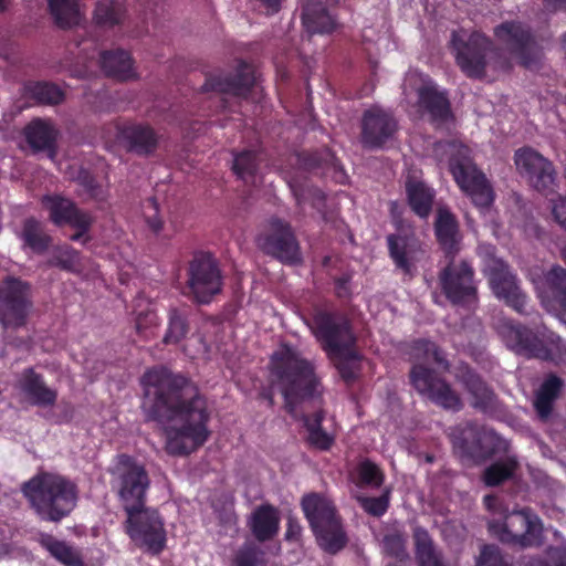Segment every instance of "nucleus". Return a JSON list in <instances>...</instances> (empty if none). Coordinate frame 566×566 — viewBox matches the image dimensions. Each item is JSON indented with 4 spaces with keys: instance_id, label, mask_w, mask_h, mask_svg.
<instances>
[{
    "instance_id": "nucleus-1",
    "label": "nucleus",
    "mask_w": 566,
    "mask_h": 566,
    "mask_svg": "<svg viewBox=\"0 0 566 566\" xmlns=\"http://www.w3.org/2000/svg\"><path fill=\"white\" fill-rule=\"evenodd\" d=\"M140 382L149 399L147 418L167 426L166 452L187 457L209 439V405L193 380L159 366L144 373Z\"/></svg>"
},
{
    "instance_id": "nucleus-2",
    "label": "nucleus",
    "mask_w": 566,
    "mask_h": 566,
    "mask_svg": "<svg viewBox=\"0 0 566 566\" xmlns=\"http://www.w3.org/2000/svg\"><path fill=\"white\" fill-rule=\"evenodd\" d=\"M310 332L347 384L358 379L361 355L356 348L353 321L337 310L315 305L307 322Z\"/></svg>"
},
{
    "instance_id": "nucleus-3",
    "label": "nucleus",
    "mask_w": 566,
    "mask_h": 566,
    "mask_svg": "<svg viewBox=\"0 0 566 566\" xmlns=\"http://www.w3.org/2000/svg\"><path fill=\"white\" fill-rule=\"evenodd\" d=\"M269 377L271 385L281 392L284 410L294 417L300 402L321 394L322 379L315 363L290 345H282L271 355Z\"/></svg>"
},
{
    "instance_id": "nucleus-4",
    "label": "nucleus",
    "mask_w": 566,
    "mask_h": 566,
    "mask_svg": "<svg viewBox=\"0 0 566 566\" xmlns=\"http://www.w3.org/2000/svg\"><path fill=\"white\" fill-rule=\"evenodd\" d=\"M409 355L415 363L410 370V382L417 392L443 410L461 411L463 401L458 392L434 369L424 366L432 363L444 369L449 368V363L437 343L428 338L413 339Z\"/></svg>"
},
{
    "instance_id": "nucleus-5",
    "label": "nucleus",
    "mask_w": 566,
    "mask_h": 566,
    "mask_svg": "<svg viewBox=\"0 0 566 566\" xmlns=\"http://www.w3.org/2000/svg\"><path fill=\"white\" fill-rule=\"evenodd\" d=\"M21 491L43 522L63 521L77 503L76 485L59 474L39 473L24 482Z\"/></svg>"
},
{
    "instance_id": "nucleus-6",
    "label": "nucleus",
    "mask_w": 566,
    "mask_h": 566,
    "mask_svg": "<svg viewBox=\"0 0 566 566\" xmlns=\"http://www.w3.org/2000/svg\"><path fill=\"white\" fill-rule=\"evenodd\" d=\"M300 505L322 551L337 555L346 548L349 542L347 531L337 506L328 496L310 492L301 497Z\"/></svg>"
},
{
    "instance_id": "nucleus-7",
    "label": "nucleus",
    "mask_w": 566,
    "mask_h": 566,
    "mask_svg": "<svg viewBox=\"0 0 566 566\" xmlns=\"http://www.w3.org/2000/svg\"><path fill=\"white\" fill-rule=\"evenodd\" d=\"M300 505L322 551L337 555L346 548L349 542L347 531L337 506L328 496L310 492L301 497Z\"/></svg>"
},
{
    "instance_id": "nucleus-8",
    "label": "nucleus",
    "mask_w": 566,
    "mask_h": 566,
    "mask_svg": "<svg viewBox=\"0 0 566 566\" xmlns=\"http://www.w3.org/2000/svg\"><path fill=\"white\" fill-rule=\"evenodd\" d=\"M450 46L455 56L457 66L471 78L485 77L486 69L494 71L509 67L506 57L494 42L482 31L458 29L452 31Z\"/></svg>"
},
{
    "instance_id": "nucleus-9",
    "label": "nucleus",
    "mask_w": 566,
    "mask_h": 566,
    "mask_svg": "<svg viewBox=\"0 0 566 566\" xmlns=\"http://www.w3.org/2000/svg\"><path fill=\"white\" fill-rule=\"evenodd\" d=\"M450 439L455 454L462 460L484 462L509 450V443L497 431L468 420L452 429Z\"/></svg>"
},
{
    "instance_id": "nucleus-10",
    "label": "nucleus",
    "mask_w": 566,
    "mask_h": 566,
    "mask_svg": "<svg viewBox=\"0 0 566 566\" xmlns=\"http://www.w3.org/2000/svg\"><path fill=\"white\" fill-rule=\"evenodd\" d=\"M488 532L505 544L521 547L543 544V522L530 507L506 513L503 520L489 521Z\"/></svg>"
},
{
    "instance_id": "nucleus-11",
    "label": "nucleus",
    "mask_w": 566,
    "mask_h": 566,
    "mask_svg": "<svg viewBox=\"0 0 566 566\" xmlns=\"http://www.w3.org/2000/svg\"><path fill=\"white\" fill-rule=\"evenodd\" d=\"M124 527L129 538L151 555L160 554L167 543L165 522L156 509L145 505L127 512Z\"/></svg>"
},
{
    "instance_id": "nucleus-12",
    "label": "nucleus",
    "mask_w": 566,
    "mask_h": 566,
    "mask_svg": "<svg viewBox=\"0 0 566 566\" xmlns=\"http://www.w3.org/2000/svg\"><path fill=\"white\" fill-rule=\"evenodd\" d=\"M438 281L446 300L455 306H468L478 302V281L470 261L447 258Z\"/></svg>"
},
{
    "instance_id": "nucleus-13",
    "label": "nucleus",
    "mask_w": 566,
    "mask_h": 566,
    "mask_svg": "<svg viewBox=\"0 0 566 566\" xmlns=\"http://www.w3.org/2000/svg\"><path fill=\"white\" fill-rule=\"evenodd\" d=\"M187 275L188 295L197 304H209L213 296L223 290L222 272L218 261L210 253H195L189 262Z\"/></svg>"
},
{
    "instance_id": "nucleus-14",
    "label": "nucleus",
    "mask_w": 566,
    "mask_h": 566,
    "mask_svg": "<svg viewBox=\"0 0 566 566\" xmlns=\"http://www.w3.org/2000/svg\"><path fill=\"white\" fill-rule=\"evenodd\" d=\"M460 149L450 158V171L460 189L469 195L473 205L479 208H489L495 199L491 184L482 170L478 169L472 159Z\"/></svg>"
},
{
    "instance_id": "nucleus-15",
    "label": "nucleus",
    "mask_w": 566,
    "mask_h": 566,
    "mask_svg": "<svg viewBox=\"0 0 566 566\" xmlns=\"http://www.w3.org/2000/svg\"><path fill=\"white\" fill-rule=\"evenodd\" d=\"M33 307L31 285L20 277L6 276L0 285V323L4 328L27 324Z\"/></svg>"
},
{
    "instance_id": "nucleus-16",
    "label": "nucleus",
    "mask_w": 566,
    "mask_h": 566,
    "mask_svg": "<svg viewBox=\"0 0 566 566\" xmlns=\"http://www.w3.org/2000/svg\"><path fill=\"white\" fill-rule=\"evenodd\" d=\"M118 495L125 513L146 505L150 478L143 464L133 457L122 454L117 464Z\"/></svg>"
},
{
    "instance_id": "nucleus-17",
    "label": "nucleus",
    "mask_w": 566,
    "mask_h": 566,
    "mask_svg": "<svg viewBox=\"0 0 566 566\" xmlns=\"http://www.w3.org/2000/svg\"><path fill=\"white\" fill-rule=\"evenodd\" d=\"M256 244L265 254L283 263L294 264L301 260L300 244L291 223L272 217L268 228L256 238Z\"/></svg>"
},
{
    "instance_id": "nucleus-18",
    "label": "nucleus",
    "mask_w": 566,
    "mask_h": 566,
    "mask_svg": "<svg viewBox=\"0 0 566 566\" xmlns=\"http://www.w3.org/2000/svg\"><path fill=\"white\" fill-rule=\"evenodd\" d=\"M42 203L49 210V220L54 226H69L75 229L74 234L70 237L71 241L86 243L90 240L87 234L94 224L92 213L77 208L75 201L60 195L44 196Z\"/></svg>"
},
{
    "instance_id": "nucleus-19",
    "label": "nucleus",
    "mask_w": 566,
    "mask_h": 566,
    "mask_svg": "<svg viewBox=\"0 0 566 566\" xmlns=\"http://www.w3.org/2000/svg\"><path fill=\"white\" fill-rule=\"evenodd\" d=\"M499 334L505 346L518 355L541 358L543 361H548L553 357V352L546 342L537 333L518 322L501 321Z\"/></svg>"
},
{
    "instance_id": "nucleus-20",
    "label": "nucleus",
    "mask_w": 566,
    "mask_h": 566,
    "mask_svg": "<svg viewBox=\"0 0 566 566\" xmlns=\"http://www.w3.org/2000/svg\"><path fill=\"white\" fill-rule=\"evenodd\" d=\"M395 208L396 203H392L391 214L398 232L386 237L388 254L398 271L412 277L417 269L416 264L423 251L421 243L412 232L400 231L401 221L397 217Z\"/></svg>"
},
{
    "instance_id": "nucleus-21",
    "label": "nucleus",
    "mask_w": 566,
    "mask_h": 566,
    "mask_svg": "<svg viewBox=\"0 0 566 566\" xmlns=\"http://www.w3.org/2000/svg\"><path fill=\"white\" fill-rule=\"evenodd\" d=\"M514 164L534 189L544 193L554 190L556 170L542 154L530 147L520 148L514 153Z\"/></svg>"
},
{
    "instance_id": "nucleus-22",
    "label": "nucleus",
    "mask_w": 566,
    "mask_h": 566,
    "mask_svg": "<svg viewBox=\"0 0 566 566\" xmlns=\"http://www.w3.org/2000/svg\"><path fill=\"white\" fill-rule=\"evenodd\" d=\"M489 285L495 296L518 313H525L528 296L517 284L510 265L502 260H493L489 266Z\"/></svg>"
},
{
    "instance_id": "nucleus-23",
    "label": "nucleus",
    "mask_w": 566,
    "mask_h": 566,
    "mask_svg": "<svg viewBox=\"0 0 566 566\" xmlns=\"http://www.w3.org/2000/svg\"><path fill=\"white\" fill-rule=\"evenodd\" d=\"M399 129V123L392 113L382 107L367 108L361 118V144L369 149L382 148Z\"/></svg>"
},
{
    "instance_id": "nucleus-24",
    "label": "nucleus",
    "mask_w": 566,
    "mask_h": 566,
    "mask_svg": "<svg viewBox=\"0 0 566 566\" xmlns=\"http://www.w3.org/2000/svg\"><path fill=\"white\" fill-rule=\"evenodd\" d=\"M494 36L528 67L535 60V39L530 25L518 21H505L494 28Z\"/></svg>"
},
{
    "instance_id": "nucleus-25",
    "label": "nucleus",
    "mask_w": 566,
    "mask_h": 566,
    "mask_svg": "<svg viewBox=\"0 0 566 566\" xmlns=\"http://www.w3.org/2000/svg\"><path fill=\"white\" fill-rule=\"evenodd\" d=\"M118 139L128 153L150 156L159 147L160 135L147 122H127L118 128Z\"/></svg>"
},
{
    "instance_id": "nucleus-26",
    "label": "nucleus",
    "mask_w": 566,
    "mask_h": 566,
    "mask_svg": "<svg viewBox=\"0 0 566 566\" xmlns=\"http://www.w3.org/2000/svg\"><path fill=\"white\" fill-rule=\"evenodd\" d=\"M471 397V408L486 416H493L501 409V401L492 387L472 368L467 367L460 377Z\"/></svg>"
},
{
    "instance_id": "nucleus-27",
    "label": "nucleus",
    "mask_w": 566,
    "mask_h": 566,
    "mask_svg": "<svg viewBox=\"0 0 566 566\" xmlns=\"http://www.w3.org/2000/svg\"><path fill=\"white\" fill-rule=\"evenodd\" d=\"M252 66L241 60L231 75H210L202 85L205 92L229 93L233 96H247L254 84Z\"/></svg>"
},
{
    "instance_id": "nucleus-28",
    "label": "nucleus",
    "mask_w": 566,
    "mask_h": 566,
    "mask_svg": "<svg viewBox=\"0 0 566 566\" xmlns=\"http://www.w3.org/2000/svg\"><path fill=\"white\" fill-rule=\"evenodd\" d=\"M18 387L28 401L38 408H51L59 397L56 389L49 387L43 375L33 367L24 368L20 373Z\"/></svg>"
},
{
    "instance_id": "nucleus-29",
    "label": "nucleus",
    "mask_w": 566,
    "mask_h": 566,
    "mask_svg": "<svg viewBox=\"0 0 566 566\" xmlns=\"http://www.w3.org/2000/svg\"><path fill=\"white\" fill-rule=\"evenodd\" d=\"M418 105L428 113L429 119L437 127L454 119L447 92L433 84L422 85L417 90Z\"/></svg>"
},
{
    "instance_id": "nucleus-30",
    "label": "nucleus",
    "mask_w": 566,
    "mask_h": 566,
    "mask_svg": "<svg viewBox=\"0 0 566 566\" xmlns=\"http://www.w3.org/2000/svg\"><path fill=\"white\" fill-rule=\"evenodd\" d=\"M433 228L444 258H457L462 241L457 216L447 208H440Z\"/></svg>"
},
{
    "instance_id": "nucleus-31",
    "label": "nucleus",
    "mask_w": 566,
    "mask_h": 566,
    "mask_svg": "<svg viewBox=\"0 0 566 566\" xmlns=\"http://www.w3.org/2000/svg\"><path fill=\"white\" fill-rule=\"evenodd\" d=\"M22 134L33 153L46 151L50 158H54L59 130L52 123L42 118H33L25 125Z\"/></svg>"
},
{
    "instance_id": "nucleus-32",
    "label": "nucleus",
    "mask_w": 566,
    "mask_h": 566,
    "mask_svg": "<svg viewBox=\"0 0 566 566\" xmlns=\"http://www.w3.org/2000/svg\"><path fill=\"white\" fill-rule=\"evenodd\" d=\"M302 23L310 34H329L337 27L327 0H307L302 10Z\"/></svg>"
},
{
    "instance_id": "nucleus-33",
    "label": "nucleus",
    "mask_w": 566,
    "mask_h": 566,
    "mask_svg": "<svg viewBox=\"0 0 566 566\" xmlns=\"http://www.w3.org/2000/svg\"><path fill=\"white\" fill-rule=\"evenodd\" d=\"M280 523L281 517L277 507L271 504L260 505L252 512V535L259 542L270 541L279 534Z\"/></svg>"
},
{
    "instance_id": "nucleus-34",
    "label": "nucleus",
    "mask_w": 566,
    "mask_h": 566,
    "mask_svg": "<svg viewBox=\"0 0 566 566\" xmlns=\"http://www.w3.org/2000/svg\"><path fill=\"white\" fill-rule=\"evenodd\" d=\"M326 417L324 410H317L313 413H305L301 417L304 428L307 431L305 442L312 449L328 451L335 444V436L327 432L323 427Z\"/></svg>"
},
{
    "instance_id": "nucleus-35",
    "label": "nucleus",
    "mask_w": 566,
    "mask_h": 566,
    "mask_svg": "<svg viewBox=\"0 0 566 566\" xmlns=\"http://www.w3.org/2000/svg\"><path fill=\"white\" fill-rule=\"evenodd\" d=\"M415 558L418 566H446L441 551L423 526L412 528Z\"/></svg>"
},
{
    "instance_id": "nucleus-36",
    "label": "nucleus",
    "mask_w": 566,
    "mask_h": 566,
    "mask_svg": "<svg viewBox=\"0 0 566 566\" xmlns=\"http://www.w3.org/2000/svg\"><path fill=\"white\" fill-rule=\"evenodd\" d=\"M19 238L22 241L23 250L28 249L36 255L45 254L52 243L51 235L34 217H28L23 221Z\"/></svg>"
},
{
    "instance_id": "nucleus-37",
    "label": "nucleus",
    "mask_w": 566,
    "mask_h": 566,
    "mask_svg": "<svg viewBox=\"0 0 566 566\" xmlns=\"http://www.w3.org/2000/svg\"><path fill=\"white\" fill-rule=\"evenodd\" d=\"M406 195L410 209L420 218L429 217L432 211L436 191L421 180H407Z\"/></svg>"
},
{
    "instance_id": "nucleus-38",
    "label": "nucleus",
    "mask_w": 566,
    "mask_h": 566,
    "mask_svg": "<svg viewBox=\"0 0 566 566\" xmlns=\"http://www.w3.org/2000/svg\"><path fill=\"white\" fill-rule=\"evenodd\" d=\"M101 67L107 76L118 81H128L136 76L134 60L124 50L104 51L101 54Z\"/></svg>"
},
{
    "instance_id": "nucleus-39",
    "label": "nucleus",
    "mask_w": 566,
    "mask_h": 566,
    "mask_svg": "<svg viewBox=\"0 0 566 566\" xmlns=\"http://www.w3.org/2000/svg\"><path fill=\"white\" fill-rule=\"evenodd\" d=\"M39 542L41 546H43V548L50 553V555H52L63 565L84 566L81 555L65 541H61L50 534H43L41 535Z\"/></svg>"
},
{
    "instance_id": "nucleus-40",
    "label": "nucleus",
    "mask_w": 566,
    "mask_h": 566,
    "mask_svg": "<svg viewBox=\"0 0 566 566\" xmlns=\"http://www.w3.org/2000/svg\"><path fill=\"white\" fill-rule=\"evenodd\" d=\"M562 386L563 382L557 376H549L537 390L534 399V408L542 419H546L551 416Z\"/></svg>"
},
{
    "instance_id": "nucleus-41",
    "label": "nucleus",
    "mask_w": 566,
    "mask_h": 566,
    "mask_svg": "<svg viewBox=\"0 0 566 566\" xmlns=\"http://www.w3.org/2000/svg\"><path fill=\"white\" fill-rule=\"evenodd\" d=\"M24 93L39 104L56 105L65 99V92L50 82H30L24 85Z\"/></svg>"
},
{
    "instance_id": "nucleus-42",
    "label": "nucleus",
    "mask_w": 566,
    "mask_h": 566,
    "mask_svg": "<svg viewBox=\"0 0 566 566\" xmlns=\"http://www.w3.org/2000/svg\"><path fill=\"white\" fill-rule=\"evenodd\" d=\"M353 480L359 489H379L384 483L385 474L377 463L370 459H364L356 464Z\"/></svg>"
},
{
    "instance_id": "nucleus-43",
    "label": "nucleus",
    "mask_w": 566,
    "mask_h": 566,
    "mask_svg": "<svg viewBox=\"0 0 566 566\" xmlns=\"http://www.w3.org/2000/svg\"><path fill=\"white\" fill-rule=\"evenodd\" d=\"M49 10L61 28H71L78 22V6L75 0H49Z\"/></svg>"
},
{
    "instance_id": "nucleus-44",
    "label": "nucleus",
    "mask_w": 566,
    "mask_h": 566,
    "mask_svg": "<svg viewBox=\"0 0 566 566\" xmlns=\"http://www.w3.org/2000/svg\"><path fill=\"white\" fill-rule=\"evenodd\" d=\"M124 9L118 0H101L94 9L93 19L102 27H114L122 23Z\"/></svg>"
},
{
    "instance_id": "nucleus-45",
    "label": "nucleus",
    "mask_w": 566,
    "mask_h": 566,
    "mask_svg": "<svg viewBox=\"0 0 566 566\" xmlns=\"http://www.w3.org/2000/svg\"><path fill=\"white\" fill-rule=\"evenodd\" d=\"M516 467L517 462L512 458L490 464L483 473L484 485L490 488L500 486L502 482L512 478Z\"/></svg>"
},
{
    "instance_id": "nucleus-46",
    "label": "nucleus",
    "mask_w": 566,
    "mask_h": 566,
    "mask_svg": "<svg viewBox=\"0 0 566 566\" xmlns=\"http://www.w3.org/2000/svg\"><path fill=\"white\" fill-rule=\"evenodd\" d=\"M260 159L255 150L244 149L234 155L232 169L239 179L245 182L253 181L259 168Z\"/></svg>"
},
{
    "instance_id": "nucleus-47",
    "label": "nucleus",
    "mask_w": 566,
    "mask_h": 566,
    "mask_svg": "<svg viewBox=\"0 0 566 566\" xmlns=\"http://www.w3.org/2000/svg\"><path fill=\"white\" fill-rule=\"evenodd\" d=\"M382 551L386 555L397 558L398 562L410 559L407 551V535L400 528L389 531L382 537Z\"/></svg>"
},
{
    "instance_id": "nucleus-48",
    "label": "nucleus",
    "mask_w": 566,
    "mask_h": 566,
    "mask_svg": "<svg viewBox=\"0 0 566 566\" xmlns=\"http://www.w3.org/2000/svg\"><path fill=\"white\" fill-rule=\"evenodd\" d=\"M189 332V324L184 314L179 308H170L168 312V325L166 328V335L164 336V344H177Z\"/></svg>"
},
{
    "instance_id": "nucleus-49",
    "label": "nucleus",
    "mask_w": 566,
    "mask_h": 566,
    "mask_svg": "<svg viewBox=\"0 0 566 566\" xmlns=\"http://www.w3.org/2000/svg\"><path fill=\"white\" fill-rule=\"evenodd\" d=\"M77 184L84 192L96 202H105L109 196L108 188L97 180L87 169H81L77 175Z\"/></svg>"
},
{
    "instance_id": "nucleus-50",
    "label": "nucleus",
    "mask_w": 566,
    "mask_h": 566,
    "mask_svg": "<svg viewBox=\"0 0 566 566\" xmlns=\"http://www.w3.org/2000/svg\"><path fill=\"white\" fill-rule=\"evenodd\" d=\"M391 489L385 488L379 496H358L357 501L360 507L369 514L380 518L390 506Z\"/></svg>"
},
{
    "instance_id": "nucleus-51",
    "label": "nucleus",
    "mask_w": 566,
    "mask_h": 566,
    "mask_svg": "<svg viewBox=\"0 0 566 566\" xmlns=\"http://www.w3.org/2000/svg\"><path fill=\"white\" fill-rule=\"evenodd\" d=\"M554 301L566 313V270L555 265L546 275Z\"/></svg>"
},
{
    "instance_id": "nucleus-52",
    "label": "nucleus",
    "mask_w": 566,
    "mask_h": 566,
    "mask_svg": "<svg viewBox=\"0 0 566 566\" xmlns=\"http://www.w3.org/2000/svg\"><path fill=\"white\" fill-rule=\"evenodd\" d=\"M476 566H512V560L495 544H484L476 558Z\"/></svg>"
},
{
    "instance_id": "nucleus-53",
    "label": "nucleus",
    "mask_w": 566,
    "mask_h": 566,
    "mask_svg": "<svg viewBox=\"0 0 566 566\" xmlns=\"http://www.w3.org/2000/svg\"><path fill=\"white\" fill-rule=\"evenodd\" d=\"M264 565L263 553L253 543H247L235 553L232 566H261Z\"/></svg>"
},
{
    "instance_id": "nucleus-54",
    "label": "nucleus",
    "mask_w": 566,
    "mask_h": 566,
    "mask_svg": "<svg viewBox=\"0 0 566 566\" xmlns=\"http://www.w3.org/2000/svg\"><path fill=\"white\" fill-rule=\"evenodd\" d=\"M78 263V252L71 245H63L55 249L49 260L50 266H57L64 271H73Z\"/></svg>"
},
{
    "instance_id": "nucleus-55",
    "label": "nucleus",
    "mask_w": 566,
    "mask_h": 566,
    "mask_svg": "<svg viewBox=\"0 0 566 566\" xmlns=\"http://www.w3.org/2000/svg\"><path fill=\"white\" fill-rule=\"evenodd\" d=\"M158 325V317L153 310L140 311L135 317V331L144 339L153 336V329Z\"/></svg>"
},
{
    "instance_id": "nucleus-56",
    "label": "nucleus",
    "mask_w": 566,
    "mask_h": 566,
    "mask_svg": "<svg viewBox=\"0 0 566 566\" xmlns=\"http://www.w3.org/2000/svg\"><path fill=\"white\" fill-rule=\"evenodd\" d=\"M325 159L321 151H301L297 154V163L301 167L313 170L323 166Z\"/></svg>"
},
{
    "instance_id": "nucleus-57",
    "label": "nucleus",
    "mask_w": 566,
    "mask_h": 566,
    "mask_svg": "<svg viewBox=\"0 0 566 566\" xmlns=\"http://www.w3.org/2000/svg\"><path fill=\"white\" fill-rule=\"evenodd\" d=\"M543 566H566V548H551L547 551L543 562Z\"/></svg>"
},
{
    "instance_id": "nucleus-58",
    "label": "nucleus",
    "mask_w": 566,
    "mask_h": 566,
    "mask_svg": "<svg viewBox=\"0 0 566 566\" xmlns=\"http://www.w3.org/2000/svg\"><path fill=\"white\" fill-rule=\"evenodd\" d=\"M147 208L151 209L153 213H145L146 222L154 232H159L164 227V222L158 216V205L155 198L147 200Z\"/></svg>"
},
{
    "instance_id": "nucleus-59",
    "label": "nucleus",
    "mask_w": 566,
    "mask_h": 566,
    "mask_svg": "<svg viewBox=\"0 0 566 566\" xmlns=\"http://www.w3.org/2000/svg\"><path fill=\"white\" fill-rule=\"evenodd\" d=\"M303 526L301 525L297 517L290 515L286 521V530L284 537L290 542H297L302 537Z\"/></svg>"
},
{
    "instance_id": "nucleus-60",
    "label": "nucleus",
    "mask_w": 566,
    "mask_h": 566,
    "mask_svg": "<svg viewBox=\"0 0 566 566\" xmlns=\"http://www.w3.org/2000/svg\"><path fill=\"white\" fill-rule=\"evenodd\" d=\"M553 216L566 231V197H558L553 205Z\"/></svg>"
},
{
    "instance_id": "nucleus-61",
    "label": "nucleus",
    "mask_w": 566,
    "mask_h": 566,
    "mask_svg": "<svg viewBox=\"0 0 566 566\" xmlns=\"http://www.w3.org/2000/svg\"><path fill=\"white\" fill-rule=\"evenodd\" d=\"M335 285V294L343 300V297H348L350 295L349 289V277L348 276H338L334 281Z\"/></svg>"
},
{
    "instance_id": "nucleus-62",
    "label": "nucleus",
    "mask_w": 566,
    "mask_h": 566,
    "mask_svg": "<svg viewBox=\"0 0 566 566\" xmlns=\"http://www.w3.org/2000/svg\"><path fill=\"white\" fill-rule=\"evenodd\" d=\"M310 195L313 199L312 207L317 210H321V208L325 206V201H326L325 193L319 189H312V190H310Z\"/></svg>"
},
{
    "instance_id": "nucleus-63",
    "label": "nucleus",
    "mask_w": 566,
    "mask_h": 566,
    "mask_svg": "<svg viewBox=\"0 0 566 566\" xmlns=\"http://www.w3.org/2000/svg\"><path fill=\"white\" fill-rule=\"evenodd\" d=\"M254 2H259L262 8H264L265 13H275L281 9L282 0H254Z\"/></svg>"
},
{
    "instance_id": "nucleus-64",
    "label": "nucleus",
    "mask_w": 566,
    "mask_h": 566,
    "mask_svg": "<svg viewBox=\"0 0 566 566\" xmlns=\"http://www.w3.org/2000/svg\"><path fill=\"white\" fill-rule=\"evenodd\" d=\"M542 2L548 9L566 11V0H542Z\"/></svg>"
}]
</instances>
